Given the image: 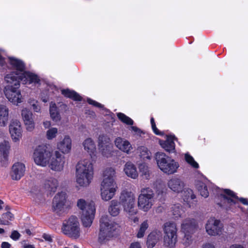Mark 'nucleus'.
Masks as SVG:
<instances>
[{
	"mask_svg": "<svg viewBox=\"0 0 248 248\" xmlns=\"http://www.w3.org/2000/svg\"><path fill=\"white\" fill-rule=\"evenodd\" d=\"M115 171L112 168H107L103 172L104 179L101 183V195L103 200L109 201L112 198L117 188L114 181Z\"/></svg>",
	"mask_w": 248,
	"mask_h": 248,
	"instance_id": "f257e3e1",
	"label": "nucleus"
},
{
	"mask_svg": "<svg viewBox=\"0 0 248 248\" xmlns=\"http://www.w3.org/2000/svg\"><path fill=\"white\" fill-rule=\"evenodd\" d=\"M93 176L92 163L89 160L84 159L76 165L77 182L81 186H87L91 183Z\"/></svg>",
	"mask_w": 248,
	"mask_h": 248,
	"instance_id": "f03ea898",
	"label": "nucleus"
},
{
	"mask_svg": "<svg viewBox=\"0 0 248 248\" xmlns=\"http://www.w3.org/2000/svg\"><path fill=\"white\" fill-rule=\"evenodd\" d=\"M99 224L98 242L101 244H105L114 236L118 225L107 215L102 216Z\"/></svg>",
	"mask_w": 248,
	"mask_h": 248,
	"instance_id": "7ed1b4c3",
	"label": "nucleus"
},
{
	"mask_svg": "<svg viewBox=\"0 0 248 248\" xmlns=\"http://www.w3.org/2000/svg\"><path fill=\"white\" fill-rule=\"evenodd\" d=\"M16 74L10 73L5 77V81L8 83L4 90L5 96L9 101L15 104L22 102V95L19 89L20 84L18 80L15 79Z\"/></svg>",
	"mask_w": 248,
	"mask_h": 248,
	"instance_id": "20e7f679",
	"label": "nucleus"
},
{
	"mask_svg": "<svg viewBox=\"0 0 248 248\" xmlns=\"http://www.w3.org/2000/svg\"><path fill=\"white\" fill-rule=\"evenodd\" d=\"M155 159L159 168L164 173L172 174L179 167L178 163L163 152L155 154Z\"/></svg>",
	"mask_w": 248,
	"mask_h": 248,
	"instance_id": "39448f33",
	"label": "nucleus"
},
{
	"mask_svg": "<svg viewBox=\"0 0 248 248\" xmlns=\"http://www.w3.org/2000/svg\"><path fill=\"white\" fill-rule=\"evenodd\" d=\"M77 205L81 210V220L85 227H89L92 224L94 217L95 209L93 203L87 204L83 199H79L77 202Z\"/></svg>",
	"mask_w": 248,
	"mask_h": 248,
	"instance_id": "423d86ee",
	"label": "nucleus"
},
{
	"mask_svg": "<svg viewBox=\"0 0 248 248\" xmlns=\"http://www.w3.org/2000/svg\"><path fill=\"white\" fill-rule=\"evenodd\" d=\"M62 231L63 234L69 237L77 239L80 234L79 223L76 216H72L62 224Z\"/></svg>",
	"mask_w": 248,
	"mask_h": 248,
	"instance_id": "0eeeda50",
	"label": "nucleus"
},
{
	"mask_svg": "<svg viewBox=\"0 0 248 248\" xmlns=\"http://www.w3.org/2000/svg\"><path fill=\"white\" fill-rule=\"evenodd\" d=\"M165 235L164 244L170 248H173L177 242V228L174 222H167L164 224L163 228Z\"/></svg>",
	"mask_w": 248,
	"mask_h": 248,
	"instance_id": "6e6552de",
	"label": "nucleus"
},
{
	"mask_svg": "<svg viewBox=\"0 0 248 248\" xmlns=\"http://www.w3.org/2000/svg\"><path fill=\"white\" fill-rule=\"evenodd\" d=\"M120 203L124 207V210L129 215H135L137 210L135 208V198L131 192L123 191L120 197Z\"/></svg>",
	"mask_w": 248,
	"mask_h": 248,
	"instance_id": "1a4fd4ad",
	"label": "nucleus"
},
{
	"mask_svg": "<svg viewBox=\"0 0 248 248\" xmlns=\"http://www.w3.org/2000/svg\"><path fill=\"white\" fill-rule=\"evenodd\" d=\"M52 156V153L45 145H39L34 150L33 159L35 163L41 166H46Z\"/></svg>",
	"mask_w": 248,
	"mask_h": 248,
	"instance_id": "9d476101",
	"label": "nucleus"
},
{
	"mask_svg": "<svg viewBox=\"0 0 248 248\" xmlns=\"http://www.w3.org/2000/svg\"><path fill=\"white\" fill-rule=\"evenodd\" d=\"M154 192L150 188H147L142 191L138 198V206L144 211H147L152 207Z\"/></svg>",
	"mask_w": 248,
	"mask_h": 248,
	"instance_id": "9b49d317",
	"label": "nucleus"
},
{
	"mask_svg": "<svg viewBox=\"0 0 248 248\" xmlns=\"http://www.w3.org/2000/svg\"><path fill=\"white\" fill-rule=\"evenodd\" d=\"M11 73L16 74L15 79L22 82L23 84H40V79L38 76L29 71H25L23 73L18 74L17 72H12Z\"/></svg>",
	"mask_w": 248,
	"mask_h": 248,
	"instance_id": "f8f14e48",
	"label": "nucleus"
},
{
	"mask_svg": "<svg viewBox=\"0 0 248 248\" xmlns=\"http://www.w3.org/2000/svg\"><path fill=\"white\" fill-rule=\"evenodd\" d=\"M67 194L62 191L58 193L54 197L52 202V208L54 212L60 216L64 211V207L66 202Z\"/></svg>",
	"mask_w": 248,
	"mask_h": 248,
	"instance_id": "ddd939ff",
	"label": "nucleus"
},
{
	"mask_svg": "<svg viewBox=\"0 0 248 248\" xmlns=\"http://www.w3.org/2000/svg\"><path fill=\"white\" fill-rule=\"evenodd\" d=\"M198 227L196 220L194 219H186L181 225V229L185 233L184 238L188 241L191 240V234H193Z\"/></svg>",
	"mask_w": 248,
	"mask_h": 248,
	"instance_id": "4468645a",
	"label": "nucleus"
},
{
	"mask_svg": "<svg viewBox=\"0 0 248 248\" xmlns=\"http://www.w3.org/2000/svg\"><path fill=\"white\" fill-rule=\"evenodd\" d=\"M174 140H177V138L175 135H169L167 136L165 140H160L159 143L166 152L169 153H173L176 152Z\"/></svg>",
	"mask_w": 248,
	"mask_h": 248,
	"instance_id": "2eb2a0df",
	"label": "nucleus"
},
{
	"mask_svg": "<svg viewBox=\"0 0 248 248\" xmlns=\"http://www.w3.org/2000/svg\"><path fill=\"white\" fill-rule=\"evenodd\" d=\"M220 220L210 219L208 220L205 229L208 234L216 236L221 232V228L219 226Z\"/></svg>",
	"mask_w": 248,
	"mask_h": 248,
	"instance_id": "dca6fc26",
	"label": "nucleus"
},
{
	"mask_svg": "<svg viewBox=\"0 0 248 248\" xmlns=\"http://www.w3.org/2000/svg\"><path fill=\"white\" fill-rule=\"evenodd\" d=\"M9 131L12 139L15 142L19 140L21 137L20 123L17 120H12L9 125Z\"/></svg>",
	"mask_w": 248,
	"mask_h": 248,
	"instance_id": "f3484780",
	"label": "nucleus"
},
{
	"mask_svg": "<svg viewBox=\"0 0 248 248\" xmlns=\"http://www.w3.org/2000/svg\"><path fill=\"white\" fill-rule=\"evenodd\" d=\"M64 157L59 151H55V157H53L49 165L50 168L55 171H61L63 168Z\"/></svg>",
	"mask_w": 248,
	"mask_h": 248,
	"instance_id": "a211bd4d",
	"label": "nucleus"
},
{
	"mask_svg": "<svg viewBox=\"0 0 248 248\" xmlns=\"http://www.w3.org/2000/svg\"><path fill=\"white\" fill-rule=\"evenodd\" d=\"M21 115L27 130L30 131H32L34 128L35 123L31 111L27 108L23 109Z\"/></svg>",
	"mask_w": 248,
	"mask_h": 248,
	"instance_id": "6ab92c4d",
	"label": "nucleus"
},
{
	"mask_svg": "<svg viewBox=\"0 0 248 248\" xmlns=\"http://www.w3.org/2000/svg\"><path fill=\"white\" fill-rule=\"evenodd\" d=\"M25 170V165L20 162L15 163L12 168L11 176L13 180H18L24 175Z\"/></svg>",
	"mask_w": 248,
	"mask_h": 248,
	"instance_id": "aec40b11",
	"label": "nucleus"
},
{
	"mask_svg": "<svg viewBox=\"0 0 248 248\" xmlns=\"http://www.w3.org/2000/svg\"><path fill=\"white\" fill-rule=\"evenodd\" d=\"M168 186L173 191L180 193L183 191L185 185L180 178L173 177L168 181Z\"/></svg>",
	"mask_w": 248,
	"mask_h": 248,
	"instance_id": "412c9836",
	"label": "nucleus"
},
{
	"mask_svg": "<svg viewBox=\"0 0 248 248\" xmlns=\"http://www.w3.org/2000/svg\"><path fill=\"white\" fill-rule=\"evenodd\" d=\"M9 63L14 69L16 70V72L18 74H21L25 71V64L21 60L11 57L9 58Z\"/></svg>",
	"mask_w": 248,
	"mask_h": 248,
	"instance_id": "4be33fe9",
	"label": "nucleus"
},
{
	"mask_svg": "<svg viewBox=\"0 0 248 248\" xmlns=\"http://www.w3.org/2000/svg\"><path fill=\"white\" fill-rule=\"evenodd\" d=\"M110 145V140L107 135L105 134L99 135L98 137V146L103 154L105 153V150H109Z\"/></svg>",
	"mask_w": 248,
	"mask_h": 248,
	"instance_id": "5701e85b",
	"label": "nucleus"
},
{
	"mask_svg": "<svg viewBox=\"0 0 248 248\" xmlns=\"http://www.w3.org/2000/svg\"><path fill=\"white\" fill-rule=\"evenodd\" d=\"M58 149L63 154L68 153L71 149V140L68 136H66L63 140L58 143Z\"/></svg>",
	"mask_w": 248,
	"mask_h": 248,
	"instance_id": "b1692460",
	"label": "nucleus"
},
{
	"mask_svg": "<svg viewBox=\"0 0 248 248\" xmlns=\"http://www.w3.org/2000/svg\"><path fill=\"white\" fill-rule=\"evenodd\" d=\"M115 144L120 150L127 154L132 149V146L128 140H124L122 138L120 137L116 139Z\"/></svg>",
	"mask_w": 248,
	"mask_h": 248,
	"instance_id": "393cba45",
	"label": "nucleus"
},
{
	"mask_svg": "<svg viewBox=\"0 0 248 248\" xmlns=\"http://www.w3.org/2000/svg\"><path fill=\"white\" fill-rule=\"evenodd\" d=\"M84 150L86 151L93 158L96 156V147L95 145L91 138L86 139L83 143Z\"/></svg>",
	"mask_w": 248,
	"mask_h": 248,
	"instance_id": "a878e982",
	"label": "nucleus"
},
{
	"mask_svg": "<svg viewBox=\"0 0 248 248\" xmlns=\"http://www.w3.org/2000/svg\"><path fill=\"white\" fill-rule=\"evenodd\" d=\"M61 93L66 98H70L74 101H81L82 97L74 90L68 88L61 90Z\"/></svg>",
	"mask_w": 248,
	"mask_h": 248,
	"instance_id": "bb28decb",
	"label": "nucleus"
},
{
	"mask_svg": "<svg viewBox=\"0 0 248 248\" xmlns=\"http://www.w3.org/2000/svg\"><path fill=\"white\" fill-rule=\"evenodd\" d=\"M124 171L127 176L133 179H136L138 176L136 167L131 162L126 163L124 165Z\"/></svg>",
	"mask_w": 248,
	"mask_h": 248,
	"instance_id": "cd10ccee",
	"label": "nucleus"
},
{
	"mask_svg": "<svg viewBox=\"0 0 248 248\" xmlns=\"http://www.w3.org/2000/svg\"><path fill=\"white\" fill-rule=\"evenodd\" d=\"M58 186V180L53 177L46 180L45 183V187L49 192L50 194L54 193L56 191Z\"/></svg>",
	"mask_w": 248,
	"mask_h": 248,
	"instance_id": "c85d7f7f",
	"label": "nucleus"
},
{
	"mask_svg": "<svg viewBox=\"0 0 248 248\" xmlns=\"http://www.w3.org/2000/svg\"><path fill=\"white\" fill-rule=\"evenodd\" d=\"M9 109L6 106L0 105V124L1 126H5L8 121Z\"/></svg>",
	"mask_w": 248,
	"mask_h": 248,
	"instance_id": "c756f323",
	"label": "nucleus"
},
{
	"mask_svg": "<svg viewBox=\"0 0 248 248\" xmlns=\"http://www.w3.org/2000/svg\"><path fill=\"white\" fill-rule=\"evenodd\" d=\"M120 202L116 200L111 201V204L108 208L109 214L113 217H116L120 213Z\"/></svg>",
	"mask_w": 248,
	"mask_h": 248,
	"instance_id": "7c9ffc66",
	"label": "nucleus"
},
{
	"mask_svg": "<svg viewBox=\"0 0 248 248\" xmlns=\"http://www.w3.org/2000/svg\"><path fill=\"white\" fill-rule=\"evenodd\" d=\"M49 113L51 119L53 120L57 121L60 120V115L58 111V108L55 103L50 104L49 108Z\"/></svg>",
	"mask_w": 248,
	"mask_h": 248,
	"instance_id": "2f4dec72",
	"label": "nucleus"
},
{
	"mask_svg": "<svg viewBox=\"0 0 248 248\" xmlns=\"http://www.w3.org/2000/svg\"><path fill=\"white\" fill-rule=\"evenodd\" d=\"M224 192L234 199L239 200L243 204L248 205V200L247 199L243 197L239 198L233 191L229 189H224Z\"/></svg>",
	"mask_w": 248,
	"mask_h": 248,
	"instance_id": "473e14b6",
	"label": "nucleus"
},
{
	"mask_svg": "<svg viewBox=\"0 0 248 248\" xmlns=\"http://www.w3.org/2000/svg\"><path fill=\"white\" fill-rule=\"evenodd\" d=\"M157 242V236L153 232L150 233L147 238L146 245L148 248H153Z\"/></svg>",
	"mask_w": 248,
	"mask_h": 248,
	"instance_id": "72a5a7b5",
	"label": "nucleus"
},
{
	"mask_svg": "<svg viewBox=\"0 0 248 248\" xmlns=\"http://www.w3.org/2000/svg\"><path fill=\"white\" fill-rule=\"evenodd\" d=\"M197 188L202 196L204 198H207L209 196L207 186L205 183L202 182H199L197 184Z\"/></svg>",
	"mask_w": 248,
	"mask_h": 248,
	"instance_id": "f704fd0d",
	"label": "nucleus"
},
{
	"mask_svg": "<svg viewBox=\"0 0 248 248\" xmlns=\"http://www.w3.org/2000/svg\"><path fill=\"white\" fill-rule=\"evenodd\" d=\"M118 119L123 123L129 125H132L134 124V121L130 117L126 116L123 113L119 112L117 113Z\"/></svg>",
	"mask_w": 248,
	"mask_h": 248,
	"instance_id": "c9c22d12",
	"label": "nucleus"
},
{
	"mask_svg": "<svg viewBox=\"0 0 248 248\" xmlns=\"http://www.w3.org/2000/svg\"><path fill=\"white\" fill-rule=\"evenodd\" d=\"M183 197L184 201L186 202H188L189 200H193L196 198L193 190L190 188H187L184 191Z\"/></svg>",
	"mask_w": 248,
	"mask_h": 248,
	"instance_id": "e433bc0d",
	"label": "nucleus"
},
{
	"mask_svg": "<svg viewBox=\"0 0 248 248\" xmlns=\"http://www.w3.org/2000/svg\"><path fill=\"white\" fill-rule=\"evenodd\" d=\"M185 159L186 161L193 168L195 169H198L199 168L198 163L195 161L194 158L188 153L185 154Z\"/></svg>",
	"mask_w": 248,
	"mask_h": 248,
	"instance_id": "4c0bfd02",
	"label": "nucleus"
},
{
	"mask_svg": "<svg viewBox=\"0 0 248 248\" xmlns=\"http://www.w3.org/2000/svg\"><path fill=\"white\" fill-rule=\"evenodd\" d=\"M148 228V224L147 221H143L140 225V228L137 233V236L138 238H142L143 237L145 232Z\"/></svg>",
	"mask_w": 248,
	"mask_h": 248,
	"instance_id": "58836bf2",
	"label": "nucleus"
},
{
	"mask_svg": "<svg viewBox=\"0 0 248 248\" xmlns=\"http://www.w3.org/2000/svg\"><path fill=\"white\" fill-rule=\"evenodd\" d=\"M2 220L5 221L7 224H4V225H9L10 224V221L14 219V215L9 211L3 213L1 215Z\"/></svg>",
	"mask_w": 248,
	"mask_h": 248,
	"instance_id": "ea45409f",
	"label": "nucleus"
},
{
	"mask_svg": "<svg viewBox=\"0 0 248 248\" xmlns=\"http://www.w3.org/2000/svg\"><path fill=\"white\" fill-rule=\"evenodd\" d=\"M10 149L9 143L8 141H4L0 144V152L1 155H7L9 154V150Z\"/></svg>",
	"mask_w": 248,
	"mask_h": 248,
	"instance_id": "a19ab883",
	"label": "nucleus"
},
{
	"mask_svg": "<svg viewBox=\"0 0 248 248\" xmlns=\"http://www.w3.org/2000/svg\"><path fill=\"white\" fill-rule=\"evenodd\" d=\"M140 156L143 159H150V152L148 150V148L144 146H141L140 148Z\"/></svg>",
	"mask_w": 248,
	"mask_h": 248,
	"instance_id": "79ce46f5",
	"label": "nucleus"
},
{
	"mask_svg": "<svg viewBox=\"0 0 248 248\" xmlns=\"http://www.w3.org/2000/svg\"><path fill=\"white\" fill-rule=\"evenodd\" d=\"M57 133L58 129L57 128H51L46 131V138L49 140H52L56 136V134Z\"/></svg>",
	"mask_w": 248,
	"mask_h": 248,
	"instance_id": "37998d69",
	"label": "nucleus"
},
{
	"mask_svg": "<svg viewBox=\"0 0 248 248\" xmlns=\"http://www.w3.org/2000/svg\"><path fill=\"white\" fill-rule=\"evenodd\" d=\"M151 124L152 126V130L154 133L156 135L161 136L163 135V133L160 132L156 127V124L155 123V119L153 117L151 118L150 120Z\"/></svg>",
	"mask_w": 248,
	"mask_h": 248,
	"instance_id": "c03bdc74",
	"label": "nucleus"
},
{
	"mask_svg": "<svg viewBox=\"0 0 248 248\" xmlns=\"http://www.w3.org/2000/svg\"><path fill=\"white\" fill-rule=\"evenodd\" d=\"M151 124L152 126V130L154 133L156 135L161 136L163 135V133L160 132L156 127V124L155 123V119L153 117L151 118L150 120Z\"/></svg>",
	"mask_w": 248,
	"mask_h": 248,
	"instance_id": "a18cd8bd",
	"label": "nucleus"
},
{
	"mask_svg": "<svg viewBox=\"0 0 248 248\" xmlns=\"http://www.w3.org/2000/svg\"><path fill=\"white\" fill-rule=\"evenodd\" d=\"M220 196L224 200H226L227 202L228 203H232L234 204H235L236 203V202L234 200V199L233 198L230 196H228L225 192L224 194H220Z\"/></svg>",
	"mask_w": 248,
	"mask_h": 248,
	"instance_id": "49530a36",
	"label": "nucleus"
},
{
	"mask_svg": "<svg viewBox=\"0 0 248 248\" xmlns=\"http://www.w3.org/2000/svg\"><path fill=\"white\" fill-rule=\"evenodd\" d=\"M173 215L176 217H181V208L179 205H174L172 207Z\"/></svg>",
	"mask_w": 248,
	"mask_h": 248,
	"instance_id": "de8ad7c7",
	"label": "nucleus"
},
{
	"mask_svg": "<svg viewBox=\"0 0 248 248\" xmlns=\"http://www.w3.org/2000/svg\"><path fill=\"white\" fill-rule=\"evenodd\" d=\"M87 102L89 104L93 105V106H94L98 108H102L104 107V106L101 104L95 101V100H93L90 98H87Z\"/></svg>",
	"mask_w": 248,
	"mask_h": 248,
	"instance_id": "09e8293b",
	"label": "nucleus"
},
{
	"mask_svg": "<svg viewBox=\"0 0 248 248\" xmlns=\"http://www.w3.org/2000/svg\"><path fill=\"white\" fill-rule=\"evenodd\" d=\"M140 170L141 172H142V175H145V176H149V173L148 171V167L144 165H140Z\"/></svg>",
	"mask_w": 248,
	"mask_h": 248,
	"instance_id": "8fccbe9b",
	"label": "nucleus"
},
{
	"mask_svg": "<svg viewBox=\"0 0 248 248\" xmlns=\"http://www.w3.org/2000/svg\"><path fill=\"white\" fill-rule=\"evenodd\" d=\"M21 235L18 231L14 230L12 232L10 237L12 239L15 241H16L19 239Z\"/></svg>",
	"mask_w": 248,
	"mask_h": 248,
	"instance_id": "3c124183",
	"label": "nucleus"
},
{
	"mask_svg": "<svg viewBox=\"0 0 248 248\" xmlns=\"http://www.w3.org/2000/svg\"><path fill=\"white\" fill-rule=\"evenodd\" d=\"M0 162L2 166L6 167L8 163V155H1Z\"/></svg>",
	"mask_w": 248,
	"mask_h": 248,
	"instance_id": "603ef678",
	"label": "nucleus"
},
{
	"mask_svg": "<svg viewBox=\"0 0 248 248\" xmlns=\"http://www.w3.org/2000/svg\"><path fill=\"white\" fill-rule=\"evenodd\" d=\"M42 237L46 240L50 242H52V239L49 234L46 233H44L42 235Z\"/></svg>",
	"mask_w": 248,
	"mask_h": 248,
	"instance_id": "864d4df0",
	"label": "nucleus"
},
{
	"mask_svg": "<svg viewBox=\"0 0 248 248\" xmlns=\"http://www.w3.org/2000/svg\"><path fill=\"white\" fill-rule=\"evenodd\" d=\"M129 248H141V247L139 242H134L131 244Z\"/></svg>",
	"mask_w": 248,
	"mask_h": 248,
	"instance_id": "5fc2aeb1",
	"label": "nucleus"
},
{
	"mask_svg": "<svg viewBox=\"0 0 248 248\" xmlns=\"http://www.w3.org/2000/svg\"><path fill=\"white\" fill-rule=\"evenodd\" d=\"M11 245L7 242H3L1 245V248H11Z\"/></svg>",
	"mask_w": 248,
	"mask_h": 248,
	"instance_id": "6e6d98bb",
	"label": "nucleus"
},
{
	"mask_svg": "<svg viewBox=\"0 0 248 248\" xmlns=\"http://www.w3.org/2000/svg\"><path fill=\"white\" fill-rule=\"evenodd\" d=\"M131 128L133 131H134L135 132L138 133L139 134H141L142 133V131L138 127L134 126H132Z\"/></svg>",
	"mask_w": 248,
	"mask_h": 248,
	"instance_id": "4d7b16f0",
	"label": "nucleus"
},
{
	"mask_svg": "<svg viewBox=\"0 0 248 248\" xmlns=\"http://www.w3.org/2000/svg\"><path fill=\"white\" fill-rule=\"evenodd\" d=\"M32 108L34 111L35 112H39L40 111V107L38 105L33 104L32 105Z\"/></svg>",
	"mask_w": 248,
	"mask_h": 248,
	"instance_id": "13d9d810",
	"label": "nucleus"
},
{
	"mask_svg": "<svg viewBox=\"0 0 248 248\" xmlns=\"http://www.w3.org/2000/svg\"><path fill=\"white\" fill-rule=\"evenodd\" d=\"M43 125L44 126V127L46 128H49L50 125H51V123H50V121H45V122H44L43 123Z\"/></svg>",
	"mask_w": 248,
	"mask_h": 248,
	"instance_id": "bf43d9fd",
	"label": "nucleus"
},
{
	"mask_svg": "<svg viewBox=\"0 0 248 248\" xmlns=\"http://www.w3.org/2000/svg\"><path fill=\"white\" fill-rule=\"evenodd\" d=\"M5 63V61L3 57L0 54V66L2 67Z\"/></svg>",
	"mask_w": 248,
	"mask_h": 248,
	"instance_id": "052dcab7",
	"label": "nucleus"
},
{
	"mask_svg": "<svg viewBox=\"0 0 248 248\" xmlns=\"http://www.w3.org/2000/svg\"><path fill=\"white\" fill-rule=\"evenodd\" d=\"M202 248H215V247L214 245L208 243L203 246Z\"/></svg>",
	"mask_w": 248,
	"mask_h": 248,
	"instance_id": "680f3d73",
	"label": "nucleus"
},
{
	"mask_svg": "<svg viewBox=\"0 0 248 248\" xmlns=\"http://www.w3.org/2000/svg\"><path fill=\"white\" fill-rule=\"evenodd\" d=\"M230 248H244L243 246L238 245V244H233L232 245Z\"/></svg>",
	"mask_w": 248,
	"mask_h": 248,
	"instance_id": "e2e57ef3",
	"label": "nucleus"
},
{
	"mask_svg": "<svg viewBox=\"0 0 248 248\" xmlns=\"http://www.w3.org/2000/svg\"><path fill=\"white\" fill-rule=\"evenodd\" d=\"M24 248H35L33 245L26 244L24 246Z\"/></svg>",
	"mask_w": 248,
	"mask_h": 248,
	"instance_id": "0e129e2a",
	"label": "nucleus"
},
{
	"mask_svg": "<svg viewBox=\"0 0 248 248\" xmlns=\"http://www.w3.org/2000/svg\"><path fill=\"white\" fill-rule=\"evenodd\" d=\"M25 232L29 235H31L32 234L31 230L29 229H27L25 230Z\"/></svg>",
	"mask_w": 248,
	"mask_h": 248,
	"instance_id": "69168bd1",
	"label": "nucleus"
},
{
	"mask_svg": "<svg viewBox=\"0 0 248 248\" xmlns=\"http://www.w3.org/2000/svg\"><path fill=\"white\" fill-rule=\"evenodd\" d=\"M5 224H7V222L5 221L2 220V217L0 218V224L4 225Z\"/></svg>",
	"mask_w": 248,
	"mask_h": 248,
	"instance_id": "338daca9",
	"label": "nucleus"
},
{
	"mask_svg": "<svg viewBox=\"0 0 248 248\" xmlns=\"http://www.w3.org/2000/svg\"><path fill=\"white\" fill-rule=\"evenodd\" d=\"M11 209L9 205H6L5 207V210L8 211H9V210Z\"/></svg>",
	"mask_w": 248,
	"mask_h": 248,
	"instance_id": "774afa93",
	"label": "nucleus"
}]
</instances>
